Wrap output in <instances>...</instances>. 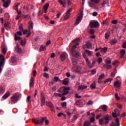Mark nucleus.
Listing matches in <instances>:
<instances>
[{
	"label": "nucleus",
	"mask_w": 126,
	"mask_h": 126,
	"mask_svg": "<svg viewBox=\"0 0 126 126\" xmlns=\"http://www.w3.org/2000/svg\"><path fill=\"white\" fill-rule=\"evenodd\" d=\"M79 41H80V39L79 38H77L72 41V43H74L75 44L71 48V53L72 56L75 58H78L80 56L79 52L75 50L76 47L79 45V44L77 43Z\"/></svg>",
	"instance_id": "nucleus-1"
},
{
	"label": "nucleus",
	"mask_w": 126,
	"mask_h": 126,
	"mask_svg": "<svg viewBox=\"0 0 126 126\" xmlns=\"http://www.w3.org/2000/svg\"><path fill=\"white\" fill-rule=\"evenodd\" d=\"M32 123L35 124V125H39V126H42L44 124V123H45V124L47 126H48L49 124V121L48 120L47 117H43L40 118H37L36 120L32 119Z\"/></svg>",
	"instance_id": "nucleus-2"
},
{
	"label": "nucleus",
	"mask_w": 126,
	"mask_h": 126,
	"mask_svg": "<svg viewBox=\"0 0 126 126\" xmlns=\"http://www.w3.org/2000/svg\"><path fill=\"white\" fill-rule=\"evenodd\" d=\"M112 119V117L109 115H106L103 118H101L99 120V124L100 125H103V124H105V125H108V124L109 123V121L110 120Z\"/></svg>",
	"instance_id": "nucleus-3"
},
{
	"label": "nucleus",
	"mask_w": 126,
	"mask_h": 126,
	"mask_svg": "<svg viewBox=\"0 0 126 126\" xmlns=\"http://www.w3.org/2000/svg\"><path fill=\"white\" fill-rule=\"evenodd\" d=\"M20 96V94L19 93L15 94L11 98V101H12V102L14 103H16L18 101Z\"/></svg>",
	"instance_id": "nucleus-4"
},
{
	"label": "nucleus",
	"mask_w": 126,
	"mask_h": 126,
	"mask_svg": "<svg viewBox=\"0 0 126 126\" xmlns=\"http://www.w3.org/2000/svg\"><path fill=\"white\" fill-rule=\"evenodd\" d=\"M83 56L84 58H85L86 62L89 64V67L90 68H92L94 66V64H95V61L94 60L93 61L92 64L90 65V62L89 61V59H88V58L87 57V55L84 53V54H83Z\"/></svg>",
	"instance_id": "nucleus-5"
},
{
	"label": "nucleus",
	"mask_w": 126,
	"mask_h": 126,
	"mask_svg": "<svg viewBox=\"0 0 126 126\" xmlns=\"http://www.w3.org/2000/svg\"><path fill=\"white\" fill-rule=\"evenodd\" d=\"M89 26L91 28H97L99 26V24L97 21L91 22Z\"/></svg>",
	"instance_id": "nucleus-6"
},
{
	"label": "nucleus",
	"mask_w": 126,
	"mask_h": 126,
	"mask_svg": "<svg viewBox=\"0 0 126 126\" xmlns=\"http://www.w3.org/2000/svg\"><path fill=\"white\" fill-rule=\"evenodd\" d=\"M99 1V0H91V2L89 3V4L90 7H93L95 6V4H98Z\"/></svg>",
	"instance_id": "nucleus-7"
},
{
	"label": "nucleus",
	"mask_w": 126,
	"mask_h": 126,
	"mask_svg": "<svg viewBox=\"0 0 126 126\" xmlns=\"http://www.w3.org/2000/svg\"><path fill=\"white\" fill-rule=\"evenodd\" d=\"M5 0H2V2H3V6L5 8H7L8 7L11 2V0H7V1H5Z\"/></svg>",
	"instance_id": "nucleus-8"
},
{
	"label": "nucleus",
	"mask_w": 126,
	"mask_h": 126,
	"mask_svg": "<svg viewBox=\"0 0 126 126\" xmlns=\"http://www.w3.org/2000/svg\"><path fill=\"white\" fill-rule=\"evenodd\" d=\"M120 124L119 123V119L116 118L115 119V122H112L111 124H110V126H120Z\"/></svg>",
	"instance_id": "nucleus-9"
},
{
	"label": "nucleus",
	"mask_w": 126,
	"mask_h": 126,
	"mask_svg": "<svg viewBox=\"0 0 126 126\" xmlns=\"http://www.w3.org/2000/svg\"><path fill=\"white\" fill-rule=\"evenodd\" d=\"M0 67H1L3 66L4 61V57L3 55L1 54L0 55Z\"/></svg>",
	"instance_id": "nucleus-10"
},
{
	"label": "nucleus",
	"mask_w": 126,
	"mask_h": 126,
	"mask_svg": "<svg viewBox=\"0 0 126 126\" xmlns=\"http://www.w3.org/2000/svg\"><path fill=\"white\" fill-rule=\"evenodd\" d=\"M15 52L18 53H21L22 52V49L19 47V45L17 44L16 47L14 50Z\"/></svg>",
	"instance_id": "nucleus-11"
},
{
	"label": "nucleus",
	"mask_w": 126,
	"mask_h": 126,
	"mask_svg": "<svg viewBox=\"0 0 126 126\" xmlns=\"http://www.w3.org/2000/svg\"><path fill=\"white\" fill-rule=\"evenodd\" d=\"M67 54L65 53H63L60 56V59L62 61H64L66 57Z\"/></svg>",
	"instance_id": "nucleus-12"
},
{
	"label": "nucleus",
	"mask_w": 126,
	"mask_h": 126,
	"mask_svg": "<svg viewBox=\"0 0 126 126\" xmlns=\"http://www.w3.org/2000/svg\"><path fill=\"white\" fill-rule=\"evenodd\" d=\"M121 84L120 83V82H119V81L114 82V88H119L121 87Z\"/></svg>",
	"instance_id": "nucleus-13"
},
{
	"label": "nucleus",
	"mask_w": 126,
	"mask_h": 126,
	"mask_svg": "<svg viewBox=\"0 0 126 126\" xmlns=\"http://www.w3.org/2000/svg\"><path fill=\"white\" fill-rule=\"evenodd\" d=\"M125 54H126V50L122 49L120 51V58L121 59L123 58Z\"/></svg>",
	"instance_id": "nucleus-14"
},
{
	"label": "nucleus",
	"mask_w": 126,
	"mask_h": 126,
	"mask_svg": "<svg viewBox=\"0 0 126 126\" xmlns=\"http://www.w3.org/2000/svg\"><path fill=\"white\" fill-rule=\"evenodd\" d=\"M47 105L51 109L52 111L55 112V108H54V106L52 102H49L47 103Z\"/></svg>",
	"instance_id": "nucleus-15"
},
{
	"label": "nucleus",
	"mask_w": 126,
	"mask_h": 126,
	"mask_svg": "<svg viewBox=\"0 0 126 126\" xmlns=\"http://www.w3.org/2000/svg\"><path fill=\"white\" fill-rule=\"evenodd\" d=\"M83 16L82 15H80V16H78L76 22H75V25H78L79 23L80 22V21L82 20Z\"/></svg>",
	"instance_id": "nucleus-16"
},
{
	"label": "nucleus",
	"mask_w": 126,
	"mask_h": 126,
	"mask_svg": "<svg viewBox=\"0 0 126 126\" xmlns=\"http://www.w3.org/2000/svg\"><path fill=\"white\" fill-rule=\"evenodd\" d=\"M34 87V79L32 77L30 81V87L33 88Z\"/></svg>",
	"instance_id": "nucleus-17"
},
{
	"label": "nucleus",
	"mask_w": 126,
	"mask_h": 126,
	"mask_svg": "<svg viewBox=\"0 0 126 126\" xmlns=\"http://www.w3.org/2000/svg\"><path fill=\"white\" fill-rule=\"evenodd\" d=\"M70 90V88H65L64 89H63V95H66L68 94V92L67 91H69Z\"/></svg>",
	"instance_id": "nucleus-18"
},
{
	"label": "nucleus",
	"mask_w": 126,
	"mask_h": 126,
	"mask_svg": "<svg viewBox=\"0 0 126 126\" xmlns=\"http://www.w3.org/2000/svg\"><path fill=\"white\" fill-rule=\"evenodd\" d=\"M24 13H27L29 11V6L28 5H26L24 6L23 7Z\"/></svg>",
	"instance_id": "nucleus-19"
},
{
	"label": "nucleus",
	"mask_w": 126,
	"mask_h": 126,
	"mask_svg": "<svg viewBox=\"0 0 126 126\" xmlns=\"http://www.w3.org/2000/svg\"><path fill=\"white\" fill-rule=\"evenodd\" d=\"M45 104V98L44 96L41 97V105L43 106Z\"/></svg>",
	"instance_id": "nucleus-20"
},
{
	"label": "nucleus",
	"mask_w": 126,
	"mask_h": 126,
	"mask_svg": "<svg viewBox=\"0 0 126 126\" xmlns=\"http://www.w3.org/2000/svg\"><path fill=\"white\" fill-rule=\"evenodd\" d=\"M117 116H120V114H117L116 112V110H114V112H112V117L114 118H116Z\"/></svg>",
	"instance_id": "nucleus-21"
},
{
	"label": "nucleus",
	"mask_w": 126,
	"mask_h": 126,
	"mask_svg": "<svg viewBox=\"0 0 126 126\" xmlns=\"http://www.w3.org/2000/svg\"><path fill=\"white\" fill-rule=\"evenodd\" d=\"M16 61L17 58L14 56H12V57H11V60L10 61V62L12 63H16Z\"/></svg>",
	"instance_id": "nucleus-22"
},
{
	"label": "nucleus",
	"mask_w": 126,
	"mask_h": 126,
	"mask_svg": "<svg viewBox=\"0 0 126 126\" xmlns=\"http://www.w3.org/2000/svg\"><path fill=\"white\" fill-rule=\"evenodd\" d=\"M118 42V40L117 39H114L110 41V44L114 45L115 44H116Z\"/></svg>",
	"instance_id": "nucleus-23"
},
{
	"label": "nucleus",
	"mask_w": 126,
	"mask_h": 126,
	"mask_svg": "<svg viewBox=\"0 0 126 126\" xmlns=\"http://www.w3.org/2000/svg\"><path fill=\"white\" fill-rule=\"evenodd\" d=\"M111 66H112V65L109 64L105 63V64H103V67L106 68L107 69H110Z\"/></svg>",
	"instance_id": "nucleus-24"
},
{
	"label": "nucleus",
	"mask_w": 126,
	"mask_h": 126,
	"mask_svg": "<svg viewBox=\"0 0 126 126\" xmlns=\"http://www.w3.org/2000/svg\"><path fill=\"white\" fill-rule=\"evenodd\" d=\"M87 86L81 85L78 87V91H82L84 89H87Z\"/></svg>",
	"instance_id": "nucleus-25"
},
{
	"label": "nucleus",
	"mask_w": 126,
	"mask_h": 126,
	"mask_svg": "<svg viewBox=\"0 0 126 126\" xmlns=\"http://www.w3.org/2000/svg\"><path fill=\"white\" fill-rule=\"evenodd\" d=\"M92 117L90 119V121H91V122H90V124H91L92 123H94V122L95 120L94 119L95 115L94 113L92 114Z\"/></svg>",
	"instance_id": "nucleus-26"
},
{
	"label": "nucleus",
	"mask_w": 126,
	"mask_h": 126,
	"mask_svg": "<svg viewBox=\"0 0 126 126\" xmlns=\"http://www.w3.org/2000/svg\"><path fill=\"white\" fill-rule=\"evenodd\" d=\"M1 48H2V52L3 54H5L7 52V49L5 47V46L4 45H2L1 46Z\"/></svg>",
	"instance_id": "nucleus-27"
},
{
	"label": "nucleus",
	"mask_w": 126,
	"mask_h": 126,
	"mask_svg": "<svg viewBox=\"0 0 126 126\" xmlns=\"http://www.w3.org/2000/svg\"><path fill=\"white\" fill-rule=\"evenodd\" d=\"M117 71L116 68H115L113 71L111 73V77H112V78L115 77V74L117 73Z\"/></svg>",
	"instance_id": "nucleus-28"
},
{
	"label": "nucleus",
	"mask_w": 126,
	"mask_h": 126,
	"mask_svg": "<svg viewBox=\"0 0 126 126\" xmlns=\"http://www.w3.org/2000/svg\"><path fill=\"white\" fill-rule=\"evenodd\" d=\"M110 35V32H107L106 33H105V39H108L109 38V36Z\"/></svg>",
	"instance_id": "nucleus-29"
},
{
	"label": "nucleus",
	"mask_w": 126,
	"mask_h": 126,
	"mask_svg": "<svg viewBox=\"0 0 126 126\" xmlns=\"http://www.w3.org/2000/svg\"><path fill=\"white\" fill-rule=\"evenodd\" d=\"M15 35V40L18 41L21 39V37L20 36H18L17 34H14Z\"/></svg>",
	"instance_id": "nucleus-30"
},
{
	"label": "nucleus",
	"mask_w": 126,
	"mask_h": 126,
	"mask_svg": "<svg viewBox=\"0 0 126 126\" xmlns=\"http://www.w3.org/2000/svg\"><path fill=\"white\" fill-rule=\"evenodd\" d=\"M39 50L40 51H45L46 50V46H43V45H41L39 48Z\"/></svg>",
	"instance_id": "nucleus-31"
},
{
	"label": "nucleus",
	"mask_w": 126,
	"mask_h": 126,
	"mask_svg": "<svg viewBox=\"0 0 126 126\" xmlns=\"http://www.w3.org/2000/svg\"><path fill=\"white\" fill-rule=\"evenodd\" d=\"M102 109L103 111H106L108 109V106L106 105H102Z\"/></svg>",
	"instance_id": "nucleus-32"
},
{
	"label": "nucleus",
	"mask_w": 126,
	"mask_h": 126,
	"mask_svg": "<svg viewBox=\"0 0 126 126\" xmlns=\"http://www.w3.org/2000/svg\"><path fill=\"white\" fill-rule=\"evenodd\" d=\"M105 77V75L104 74H102L101 75H100L98 80V81H101L102 79H103Z\"/></svg>",
	"instance_id": "nucleus-33"
},
{
	"label": "nucleus",
	"mask_w": 126,
	"mask_h": 126,
	"mask_svg": "<svg viewBox=\"0 0 126 126\" xmlns=\"http://www.w3.org/2000/svg\"><path fill=\"white\" fill-rule=\"evenodd\" d=\"M19 30L21 32H23L24 29H23V25L22 24H21V25H20L19 27Z\"/></svg>",
	"instance_id": "nucleus-34"
},
{
	"label": "nucleus",
	"mask_w": 126,
	"mask_h": 126,
	"mask_svg": "<svg viewBox=\"0 0 126 126\" xmlns=\"http://www.w3.org/2000/svg\"><path fill=\"white\" fill-rule=\"evenodd\" d=\"M5 89L3 87H0V94H2L4 93Z\"/></svg>",
	"instance_id": "nucleus-35"
},
{
	"label": "nucleus",
	"mask_w": 126,
	"mask_h": 126,
	"mask_svg": "<svg viewBox=\"0 0 126 126\" xmlns=\"http://www.w3.org/2000/svg\"><path fill=\"white\" fill-rule=\"evenodd\" d=\"M63 84L64 85H67L68 83V81L67 79H64L63 81Z\"/></svg>",
	"instance_id": "nucleus-36"
},
{
	"label": "nucleus",
	"mask_w": 126,
	"mask_h": 126,
	"mask_svg": "<svg viewBox=\"0 0 126 126\" xmlns=\"http://www.w3.org/2000/svg\"><path fill=\"white\" fill-rule=\"evenodd\" d=\"M49 5H50L49 3L45 4V5L43 6V9H48Z\"/></svg>",
	"instance_id": "nucleus-37"
},
{
	"label": "nucleus",
	"mask_w": 126,
	"mask_h": 126,
	"mask_svg": "<svg viewBox=\"0 0 126 126\" xmlns=\"http://www.w3.org/2000/svg\"><path fill=\"white\" fill-rule=\"evenodd\" d=\"M26 44V40L24 39V40H21V45L23 46Z\"/></svg>",
	"instance_id": "nucleus-38"
},
{
	"label": "nucleus",
	"mask_w": 126,
	"mask_h": 126,
	"mask_svg": "<svg viewBox=\"0 0 126 126\" xmlns=\"http://www.w3.org/2000/svg\"><path fill=\"white\" fill-rule=\"evenodd\" d=\"M100 50H101V52L106 53L107 50V48L106 47H104L103 48H101Z\"/></svg>",
	"instance_id": "nucleus-39"
},
{
	"label": "nucleus",
	"mask_w": 126,
	"mask_h": 126,
	"mask_svg": "<svg viewBox=\"0 0 126 126\" xmlns=\"http://www.w3.org/2000/svg\"><path fill=\"white\" fill-rule=\"evenodd\" d=\"M10 95V94L8 93H7L6 94H4L3 98L4 99H6Z\"/></svg>",
	"instance_id": "nucleus-40"
},
{
	"label": "nucleus",
	"mask_w": 126,
	"mask_h": 126,
	"mask_svg": "<svg viewBox=\"0 0 126 126\" xmlns=\"http://www.w3.org/2000/svg\"><path fill=\"white\" fill-rule=\"evenodd\" d=\"M90 122L89 121H86L84 123V126H90Z\"/></svg>",
	"instance_id": "nucleus-41"
},
{
	"label": "nucleus",
	"mask_w": 126,
	"mask_h": 126,
	"mask_svg": "<svg viewBox=\"0 0 126 126\" xmlns=\"http://www.w3.org/2000/svg\"><path fill=\"white\" fill-rule=\"evenodd\" d=\"M72 63L73 64V65H76L77 63V60L75 59H72Z\"/></svg>",
	"instance_id": "nucleus-42"
},
{
	"label": "nucleus",
	"mask_w": 126,
	"mask_h": 126,
	"mask_svg": "<svg viewBox=\"0 0 126 126\" xmlns=\"http://www.w3.org/2000/svg\"><path fill=\"white\" fill-rule=\"evenodd\" d=\"M105 64H111V60L110 59L105 60Z\"/></svg>",
	"instance_id": "nucleus-43"
},
{
	"label": "nucleus",
	"mask_w": 126,
	"mask_h": 126,
	"mask_svg": "<svg viewBox=\"0 0 126 126\" xmlns=\"http://www.w3.org/2000/svg\"><path fill=\"white\" fill-rule=\"evenodd\" d=\"M59 80H60V79H59L58 77H54V82L55 83L58 82V81H59Z\"/></svg>",
	"instance_id": "nucleus-44"
},
{
	"label": "nucleus",
	"mask_w": 126,
	"mask_h": 126,
	"mask_svg": "<svg viewBox=\"0 0 126 126\" xmlns=\"http://www.w3.org/2000/svg\"><path fill=\"white\" fill-rule=\"evenodd\" d=\"M86 46L87 49H90L92 47V45L90 43L88 42L86 44Z\"/></svg>",
	"instance_id": "nucleus-45"
},
{
	"label": "nucleus",
	"mask_w": 126,
	"mask_h": 126,
	"mask_svg": "<svg viewBox=\"0 0 126 126\" xmlns=\"http://www.w3.org/2000/svg\"><path fill=\"white\" fill-rule=\"evenodd\" d=\"M85 53H86V54H88L89 56H91V51H90L88 50H86Z\"/></svg>",
	"instance_id": "nucleus-46"
},
{
	"label": "nucleus",
	"mask_w": 126,
	"mask_h": 126,
	"mask_svg": "<svg viewBox=\"0 0 126 126\" xmlns=\"http://www.w3.org/2000/svg\"><path fill=\"white\" fill-rule=\"evenodd\" d=\"M112 80H113V78H109V79H107L106 81H104V83L109 82L110 81H112Z\"/></svg>",
	"instance_id": "nucleus-47"
},
{
	"label": "nucleus",
	"mask_w": 126,
	"mask_h": 126,
	"mask_svg": "<svg viewBox=\"0 0 126 126\" xmlns=\"http://www.w3.org/2000/svg\"><path fill=\"white\" fill-rule=\"evenodd\" d=\"M81 104H82V101L81 100L77 101L75 103V105H80Z\"/></svg>",
	"instance_id": "nucleus-48"
},
{
	"label": "nucleus",
	"mask_w": 126,
	"mask_h": 126,
	"mask_svg": "<svg viewBox=\"0 0 126 126\" xmlns=\"http://www.w3.org/2000/svg\"><path fill=\"white\" fill-rule=\"evenodd\" d=\"M95 88H96L95 84H94V83L91 86V88L92 90H94V89H95Z\"/></svg>",
	"instance_id": "nucleus-49"
},
{
	"label": "nucleus",
	"mask_w": 126,
	"mask_h": 126,
	"mask_svg": "<svg viewBox=\"0 0 126 126\" xmlns=\"http://www.w3.org/2000/svg\"><path fill=\"white\" fill-rule=\"evenodd\" d=\"M33 23L32 22H31L30 23V28L31 29H33Z\"/></svg>",
	"instance_id": "nucleus-50"
},
{
	"label": "nucleus",
	"mask_w": 126,
	"mask_h": 126,
	"mask_svg": "<svg viewBox=\"0 0 126 126\" xmlns=\"http://www.w3.org/2000/svg\"><path fill=\"white\" fill-rule=\"evenodd\" d=\"M115 98L117 100H119L120 99V98L118 96V94L117 93H116L115 94Z\"/></svg>",
	"instance_id": "nucleus-51"
},
{
	"label": "nucleus",
	"mask_w": 126,
	"mask_h": 126,
	"mask_svg": "<svg viewBox=\"0 0 126 126\" xmlns=\"http://www.w3.org/2000/svg\"><path fill=\"white\" fill-rule=\"evenodd\" d=\"M70 17V14L66 13V15L64 16V19H67Z\"/></svg>",
	"instance_id": "nucleus-52"
},
{
	"label": "nucleus",
	"mask_w": 126,
	"mask_h": 126,
	"mask_svg": "<svg viewBox=\"0 0 126 126\" xmlns=\"http://www.w3.org/2000/svg\"><path fill=\"white\" fill-rule=\"evenodd\" d=\"M103 62L102 59L101 58H99V59H98V63H101Z\"/></svg>",
	"instance_id": "nucleus-53"
},
{
	"label": "nucleus",
	"mask_w": 126,
	"mask_h": 126,
	"mask_svg": "<svg viewBox=\"0 0 126 126\" xmlns=\"http://www.w3.org/2000/svg\"><path fill=\"white\" fill-rule=\"evenodd\" d=\"M90 32L91 34L93 35L94 34V30H93L92 29L90 30Z\"/></svg>",
	"instance_id": "nucleus-54"
},
{
	"label": "nucleus",
	"mask_w": 126,
	"mask_h": 126,
	"mask_svg": "<svg viewBox=\"0 0 126 126\" xmlns=\"http://www.w3.org/2000/svg\"><path fill=\"white\" fill-rule=\"evenodd\" d=\"M43 77H44L45 78H48V77H49V74H47V73H45L43 75Z\"/></svg>",
	"instance_id": "nucleus-55"
},
{
	"label": "nucleus",
	"mask_w": 126,
	"mask_h": 126,
	"mask_svg": "<svg viewBox=\"0 0 126 126\" xmlns=\"http://www.w3.org/2000/svg\"><path fill=\"white\" fill-rule=\"evenodd\" d=\"M28 32V30H25L23 31V34L24 35H26L27 34Z\"/></svg>",
	"instance_id": "nucleus-56"
},
{
	"label": "nucleus",
	"mask_w": 126,
	"mask_h": 126,
	"mask_svg": "<svg viewBox=\"0 0 126 126\" xmlns=\"http://www.w3.org/2000/svg\"><path fill=\"white\" fill-rule=\"evenodd\" d=\"M122 47L124 49H126V41H125L123 44Z\"/></svg>",
	"instance_id": "nucleus-57"
},
{
	"label": "nucleus",
	"mask_w": 126,
	"mask_h": 126,
	"mask_svg": "<svg viewBox=\"0 0 126 126\" xmlns=\"http://www.w3.org/2000/svg\"><path fill=\"white\" fill-rule=\"evenodd\" d=\"M61 105L63 107H65L66 106V103L65 102H63L62 103Z\"/></svg>",
	"instance_id": "nucleus-58"
},
{
	"label": "nucleus",
	"mask_w": 126,
	"mask_h": 126,
	"mask_svg": "<svg viewBox=\"0 0 126 126\" xmlns=\"http://www.w3.org/2000/svg\"><path fill=\"white\" fill-rule=\"evenodd\" d=\"M75 97H76V98H82V96L78 95V94H75Z\"/></svg>",
	"instance_id": "nucleus-59"
},
{
	"label": "nucleus",
	"mask_w": 126,
	"mask_h": 126,
	"mask_svg": "<svg viewBox=\"0 0 126 126\" xmlns=\"http://www.w3.org/2000/svg\"><path fill=\"white\" fill-rule=\"evenodd\" d=\"M78 118V115H74L73 118V121L76 120Z\"/></svg>",
	"instance_id": "nucleus-60"
},
{
	"label": "nucleus",
	"mask_w": 126,
	"mask_h": 126,
	"mask_svg": "<svg viewBox=\"0 0 126 126\" xmlns=\"http://www.w3.org/2000/svg\"><path fill=\"white\" fill-rule=\"evenodd\" d=\"M106 4H108V1H106V0H104L103 1V2H102V6H104V5Z\"/></svg>",
	"instance_id": "nucleus-61"
},
{
	"label": "nucleus",
	"mask_w": 126,
	"mask_h": 126,
	"mask_svg": "<svg viewBox=\"0 0 126 126\" xmlns=\"http://www.w3.org/2000/svg\"><path fill=\"white\" fill-rule=\"evenodd\" d=\"M126 117V114L124 113H123L121 116H120V119H121L122 117Z\"/></svg>",
	"instance_id": "nucleus-62"
},
{
	"label": "nucleus",
	"mask_w": 126,
	"mask_h": 126,
	"mask_svg": "<svg viewBox=\"0 0 126 126\" xmlns=\"http://www.w3.org/2000/svg\"><path fill=\"white\" fill-rule=\"evenodd\" d=\"M93 103L92 100H90L87 104L89 105H92Z\"/></svg>",
	"instance_id": "nucleus-63"
},
{
	"label": "nucleus",
	"mask_w": 126,
	"mask_h": 126,
	"mask_svg": "<svg viewBox=\"0 0 126 126\" xmlns=\"http://www.w3.org/2000/svg\"><path fill=\"white\" fill-rule=\"evenodd\" d=\"M58 2L62 5L63 4L64 1H63L62 0H59Z\"/></svg>",
	"instance_id": "nucleus-64"
}]
</instances>
